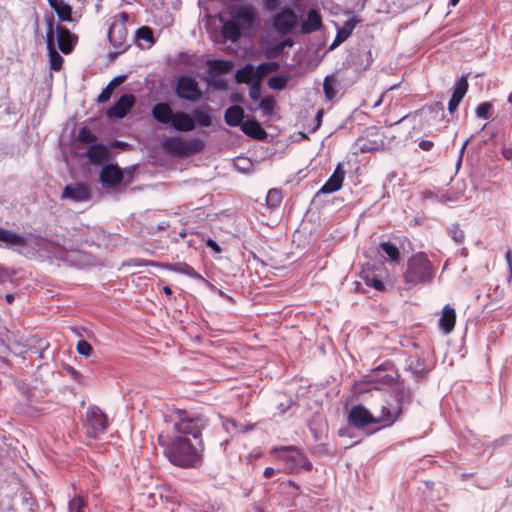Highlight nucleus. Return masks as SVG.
Masks as SVG:
<instances>
[{
  "label": "nucleus",
  "instance_id": "6",
  "mask_svg": "<svg viewBox=\"0 0 512 512\" xmlns=\"http://www.w3.org/2000/svg\"><path fill=\"white\" fill-rule=\"evenodd\" d=\"M433 278V266L425 253L419 252L408 260L404 281L409 286L429 282Z\"/></svg>",
  "mask_w": 512,
  "mask_h": 512
},
{
  "label": "nucleus",
  "instance_id": "34",
  "mask_svg": "<svg viewBox=\"0 0 512 512\" xmlns=\"http://www.w3.org/2000/svg\"><path fill=\"white\" fill-rule=\"evenodd\" d=\"M360 277L367 286L373 287L377 291L384 290L383 282L374 274V272L370 270H363L360 274Z\"/></svg>",
  "mask_w": 512,
  "mask_h": 512
},
{
  "label": "nucleus",
  "instance_id": "17",
  "mask_svg": "<svg viewBox=\"0 0 512 512\" xmlns=\"http://www.w3.org/2000/svg\"><path fill=\"white\" fill-rule=\"evenodd\" d=\"M135 104L133 94H123L111 107L107 110L109 118H124Z\"/></svg>",
  "mask_w": 512,
  "mask_h": 512
},
{
  "label": "nucleus",
  "instance_id": "29",
  "mask_svg": "<svg viewBox=\"0 0 512 512\" xmlns=\"http://www.w3.org/2000/svg\"><path fill=\"white\" fill-rule=\"evenodd\" d=\"M107 154L108 149L102 143H93L86 151L88 159L96 164L102 163L106 159Z\"/></svg>",
  "mask_w": 512,
  "mask_h": 512
},
{
  "label": "nucleus",
  "instance_id": "51",
  "mask_svg": "<svg viewBox=\"0 0 512 512\" xmlns=\"http://www.w3.org/2000/svg\"><path fill=\"white\" fill-rule=\"evenodd\" d=\"M242 28L237 23L235 18L231 16L230 19L223 22V29L221 32H241Z\"/></svg>",
  "mask_w": 512,
  "mask_h": 512
},
{
  "label": "nucleus",
  "instance_id": "38",
  "mask_svg": "<svg viewBox=\"0 0 512 512\" xmlns=\"http://www.w3.org/2000/svg\"><path fill=\"white\" fill-rule=\"evenodd\" d=\"M68 512H90V509L88 503L77 495L68 502Z\"/></svg>",
  "mask_w": 512,
  "mask_h": 512
},
{
  "label": "nucleus",
  "instance_id": "39",
  "mask_svg": "<svg viewBox=\"0 0 512 512\" xmlns=\"http://www.w3.org/2000/svg\"><path fill=\"white\" fill-rule=\"evenodd\" d=\"M289 82V76L287 75H276L272 76L268 80V86L273 90H283Z\"/></svg>",
  "mask_w": 512,
  "mask_h": 512
},
{
  "label": "nucleus",
  "instance_id": "8",
  "mask_svg": "<svg viewBox=\"0 0 512 512\" xmlns=\"http://www.w3.org/2000/svg\"><path fill=\"white\" fill-rule=\"evenodd\" d=\"M0 242L4 243V248L24 254L33 246L35 238L32 234H17L12 230L0 227Z\"/></svg>",
  "mask_w": 512,
  "mask_h": 512
},
{
  "label": "nucleus",
  "instance_id": "35",
  "mask_svg": "<svg viewBox=\"0 0 512 512\" xmlns=\"http://www.w3.org/2000/svg\"><path fill=\"white\" fill-rule=\"evenodd\" d=\"M170 270L187 275L192 279L203 280V277L190 265L186 263H176L170 266Z\"/></svg>",
  "mask_w": 512,
  "mask_h": 512
},
{
  "label": "nucleus",
  "instance_id": "33",
  "mask_svg": "<svg viewBox=\"0 0 512 512\" xmlns=\"http://www.w3.org/2000/svg\"><path fill=\"white\" fill-rule=\"evenodd\" d=\"M338 82L334 75H327L323 81L324 95L327 101H332L337 94Z\"/></svg>",
  "mask_w": 512,
  "mask_h": 512
},
{
  "label": "nucleus",
  "instance_id": "50",
  "mask_svg": "<svg viewBox=\"0 0 512 512\" xmlns=\"http://www.w3.org/2000/svg\"><path fill=\"white\" fill-rule=\"evenodd\" d=\"M208 84L218 88V89H225L226 88V81L221 77L219 74H208Z\"/></svg>",
  "mask_w": 512,
  "mask_h": 512
},
{
  "label": "nucleus",
  "instance_id": "13",
  "mask_svg": "<svg viewBox=\"0 0 512 512\" xmlns=\"http://www.w3.org/2000/svg\"><path fill=\"white\" fill-rule=\"evenodd\" d=\"M276 32H291L299 23V16L293 8L285 6L272 18Z\"/></svg>",
  "mask_w": 512,
  "mask_h": 512
},
{
  "label": "nucleus",
  "instance_id": "47",
  "mask_svg": "<svg viewBox=\"0 0 512 512\" xmlns=\"http://www.w3.org/2000/svg\"><path fill=\"white\" fill-rule=\"evenodd\" d=\"M78 140L82 143H95L97 137L87 127H82L78 133Z\"/></svg>",
  "mask_w": 512,
  "mask_h": 512
},
{
  "label": "nucleus",
  "instance_id": "56",
  "mask_svg": "<svg viewBox=\"0 0 512 512\" xmlns=\"http://www.w3.org/2000/svg\"><path fill=\"white\" fill-rule=\"evenodd\" d=\"M357 23H358V20L353 17V18L349 19L348 21H346L345 24L343 25V27L338 28L337 32H341V33L352 32V30L355 28Z\"/></svg>",
  "mask_w": 512,
  "mask_h": 512
},
{
  "label": "nucleus",
  "instance_id": "22",
  "mask_svg": "<svg viewBox=\"0 0 512 512\" xmlns=\"http://www.w3.org/2000/svg\"><path fill=\"white\" fill-rule=\"evenodd\" d=\"M81 241L91 245L105 244V232L99 227H83L79 230Z\"/></svg>",
  "mask_w": 512,
  "mask_h": 512
},
{
  "label": "nucleus",
  "instance_id": "42",
  "mask_svg": "<svg viewBox=\"0 0 512 512\" xmlns=\"http://www.w3.org/2000/svg\"><path fill=\"white\" fill-rule=\"evenodd\" d=\"M384 145V142L383 140H367V141H364L363 143L359 144V150L362 152V153H366V152H372V151H376V150H379L380 148H382Z\"/></svg>",
  "mask_w": 512,
  "mask_h": 512
},
{
  "label": "nucleus",
  "instance_id": "57",
  "mask_svg": "<svg viewBox=\"0 0 512 512\" xmlns=\"http://www.w3.org/2000/svg\"><path fill=\"white\" fill-rule=\"evenodd\" d=\"M126 80V75H118L116 77H114L109 83L108 85L114 89L115 87H117L118 85L122 84L124 81Z\"/></svg>",
  "mask_w": 512,
  "mask_h": 512
},
{
  "label": "nucleus",
  "instance_id": "26",
  "mask_svg": "<svg viewBox=\"0 0 512 512\" xmlns=\"http://www.w3.org/2000/svg\"><path fill=\"white\" fill-rule=\"evenodd\" d=\"M322 27V18L317 9L309 10L306 19L302 22L300 32H314Z\"/></svg>",
  "mask_w": 512,
  "mask_h": 512
},
{
  "label": "nucleus",
  "instance_id": "23",
  "mask_svg": "<svg viewBox=\"0 0 512 512\" xmlns=\"http://www.w3.org/2000/svg\"><path fill=\"white\" fill-rule=\"evenodd\" d=\"M345 177V171L341 168L340 165L336 167L333 174L329 177V179L324 183V185L320 188L318 193L321 194H329L336 192L341 189L343 181Z\"/></svg>",
  "mask_w": 512,
  "mask_h": 512
},
{
  "label": "nucleus",
  "instance_id": "60",
  "mask_svg": "<svg viewBox=\"0 0 512 512\" xmlns=\"http://www.w3.org/2000/svg\"><path fill=\"white\" fill-rule=\"evenodd\" d=\"M365 61H366V63L364 65L361 64L362 69L368 68L373 62V56H372V52L370 50H367L365 52Z\"/></svg>",
  "mask_w": 512,
  "mask_h": 512
},
{
  "label": "nucleus",
  "instance_id": "20",
  "mask_svg": "<svg viewBox=\"0 0 512 512\" xmlns=\"http://www.w3.org/2000/svg\"><path fill=\"white\" fill-rule=\"evenodd\" d=\"M468 86L467 75H462L459 79L456 80L453 86L452 96L448 102V111L450 113H453L457 110L459 104L468 91Z\"/></svg>",
  "mask_w": 512,
  "mask_h": 512
},
{
  "label": "nucleus",
  "instance_id": "7",
  "mask_svg": "<svg viewBox=\"0 0 512 512\" xmlns=\"http://www.w3.org/2000/svg\"><path fill=\"white\" fill-rule=\"evenodd\" d=\"M162 147L169 154L187 157L201 152L205 147V143L199 138L185 141L179 137H166L162 141Z\"/></svg>",
  "mask_w": 512,
  "mask_h": 512
},
{
  "label": "nucleus",
  "instance_id": "27",
  "mask_svg": "<svg viewBox=\"0 0 512 512\" xmlns=\"http://www.w3.org/2000/svg\"><path fill=\"white\" fill-rule=\"evenodd\" d=\"M244 118V110L238 105L230 106L226 109L224 114V120L230 127H237L242 125Z\"/></svg>",
  "mask_w": 512,
  "mask_h": 512
},
{
  "label": "nucleus",
  "instance_id": "62",
  "mask_svg": "<svg viewBox=\"0 0 512 512\" xmlns=\"http://www.w3.org/2000/svg\"><path fill=\"white\" fill-rule=\"evenodd\" d=\"M419 147L424 151H429L433 147V143L429 140H422Z\"/></svg>",
  "mask_w": 512,
  "mask_h": 512
},
{
  "label": "nucleus",
  "instance_id": "10",
  "mask_svg": "<svg viewBox=\"0 0 512 512\" xmlns=\"http://www.w3.org/2000/svg\"><path fill=\"white\" fill-rule=\"evenodd\" d=\"M175 93L180 99L196 102L202 97L198 82L194 77L181 75L177 79Z\"/></svg>",
  "mask_w": 512,
  "mask_h": 512
},
{
  "label": "nucleus",
  "instance_id": "4",
  "mask_svg": "<svg viewBox=\"0 0 512 512\" xmlns=\"http://www.w3.org/2000/svg\"><path fill=\"white\" fill-rule=\"evenodd\" d=\"M78 41L76 34H46L45 42L48 50L50 68L60 71L63 65V57L59 52L69 54L73 51Z\"/></svg>",
  "mask_w": 512,
  "mask_h": 512
},
{
  "label": "nucleus",
  "instance_id": "32",
  "mask_svg": "<svg viewBox=\"0 0 512 512\" xmlns=\"http://www.w3.org/2000/svg\"><path fill=\"white\" fill-rule=\"evenodd\" d=\"M208 66H209V72L208 74H219V75H222V74H226V73H229L234 65H233V62L231 61H228V60H209L208 61Z\"/></svg>",
  "mask_w": 512,
  "mask_h": 512
},
{
  "label": "nucleus",
  "instance_id": "12",
  "mask_svg": "<svg viewBox=\"0 0 512 512\" xmlns=\"http://www.w3.org/2000/svg\"><path fill=\"white\" fill-rule=\"evenodd\" d=\"M400 416V406L384 399L373 412L375 424L385 428L391 426Z\"/></svg>",
  "mask_w": 512,
  "mask_h": 512
},
{
  "label": "nucleus",
  "instance_id": "1",
  "mask_svg": "<svg viewBox=\"0 0 512 512\" xmlns=\"http://www.w3.org/2000/svg\"><path fill=\"white\" fill-rule=\"evenodd\" d=\"M212 109L205 106L195 109L192 115L184 111H173L169 104L165 102L156 103L152 107L153 118L164 125H170L178 132H190L196 128V124L201 127H209L212 125Z\"/></svg>",
  "mask_w": 512,
  "mask_h": 512
},
{
  "label": "nucleus",
  "instance_id": "45",
  "mask_svg": "<svg viewBox=\"0 0 512 512\" xmlns=\"http://www.w3.org/2000/svg\"><path fill=\"white\" fill-rule=\"evenodd\" d=\"M492 104L490 102L480 103L476 108V116L481 119L488 120L491 118Z\"/></svg>",
  "mask_w": 512,
  "mask_h": 512
},
{
  "label": "nucleus",
  "instance_id": "49",
  "mask_svg": "<svg viewBox=\"0 0 512 512\" xmlns=\"http://www.w3.org/2000/svg\"><path fill=\"white\" fill-rule=\"evenodd\" d=\"M234 167L241 172H248L252 168V162L246 157H238L234 161Z\"/></svg>",
  "mask_w": 512,
  "mask_h": 512
},
{
  "label": "nucleus",
  "instance_id": "30",
  "mask_svg": "<svg viewBox=\"0 0 512 512\" xmlns=\"http://www.w3.org/2000/svg\"><path fill=\"white\" fill-rule=\"evenodd\" d=\"M48 2L61 21L72 20L71 7L64 0H48Z\"/></svg>",
  "mask_w": 512,
  "mask_h": 512
},
{
  "label": "nucleus",
  "instance_id": "54",
  "mask_svg": "<svg viewBox=\"0 0 512 512\" xmlns=\"http://www.w3.org/2000/svg\"><path fill=\"white\" fill-rule=\"evenodd\" d=\"M219 35L220 34H211V36H212L211 39L213 41H216ZM222 35L224 36L226 41H230L231 43H237L240 41L241 36L243 34H222Z\"/></svg>",
  "mask_w": 512,
  "mask_h": 512
},
{
  "label": "nucleus",
  "instance_id": "2",
  "mask_svg": "<svg viewBox=\"0 0 512 512\" xmlns=\"http://www.w3.org/2000/svg\"><path fill=\"white\" fill-rule=\"evenodd\" d=\"M158 443L164 449V455L174 466L195 468L201 463L203 447L194 445L188 437L174 436L169 440L164 435H159Z\"/></svg>",
  "mask_w": 512,
  "mask_h": 512
},
{
  "label": "nucleus",
  "instance_id": "41",
  "mask_svg": "<svg viewBox=\"0 0 512 512\" xmlns=\"http://www.w3.org/2000/svg\"><path fill=\"white\" fill-rule=\"evenodd\" d=\"M380 248L391 261L399 260V250L396 245L391 242H382L380 243Z\"/></svg>",
  "mask_w": 512,
  "mask_h": 512
},
{
  "label": "nucleus",
  "instance_id": "37",
  "mask_svg": "<svg viewBox=\"0 0 512 512\" xmlns=\"http://www.w3.org/2000/svg\"><path fill=\"white\" fill-rule=\"evenodd\" d=\"M157 40L155 34H133L132 41L140 49H149Z\"/></svg>",
  "mask_w": 512,
  "mask_h": 512
},
{
  "label": "nucleus",
  "instance_id": "48",
  "mask_svg": "<svg viewBox=\"0 0 512 512\" xmlns=\"http://www.w3.org/2000/svg\"><path fill=\"white\" fill-rule=\"evenodd\" d=\"M275 100L272 98H264L259 102V109L263 112L264 115H271L274 111Z\"/></svg>",
  "mask_w": 512,
  "mask_h": 512
},
{
  "label": "nucleus",
  "instance_id": "15",
  "mask_svg": "<svg viewBox=\"0 0 512 512\" xmlns=\"http://www.w3.org/2000/svg\"><path fill=\"white\" fill-rule=\"evenodd\" d=\"M348 423L357 429L364 428L369 424H375L373 412L363 405L353 406L348 414Z\"/></svg>",
  "mask_w": 512,
  "mask_h": 512
},
{
  "label": "nucleus",
  "instance_id": "36",
  "mask_svg": "<svg viewBox=\"0 0 512 512\" xmlns=\"http://www.w3.org/2000/svg\"><path fill=\"white\" fill-rule=\"evenodd\" d=\"M110 43L117 49V53H122L130 46L127 41V34H107Z\"/></svg>",
  "mask_w": 512,
  "mask_h": 512
},
{
  "label": "nucleus",
  "instance_id": "40",
  "mask_svg": "<svg viewBox=\"0 0 512 512\" xmlns=\"http://www.w3.org/2000/svg\"><path fill=\"white\" fill-rule=\"evenodd\" d=\"M447 233L451 239L458 244L462 243L465 239L464 231L460 229L459 225L456 223L448 226Z\"/></svg>",
  "mask_w": 512,
  "mask_h": 512
},
{
  "label": "nucleus",
  "instance_id": "59",
  "mask_svg": "<svg viewBox=\"0 0 512 512\" xmlns=\"http://www.w3.org/2000/svg\"><path fill=\"white\" fill-rule=\"evenodd\" d=\"M236 427H237L236 422L233 419H226L225 421H223V428L227 432H232V430L236 429Z\"/></svg>",
  "mask_w": 512,
  "mask_h": 512
},
{
  "label": "nucleus",
  "instance_id": "28",
  "mask_svg": "<svg viewBox=\"0 0 512 512\" xmlns=\"http://www.w3.org/2000/svg\"><path fill=\"white\" fill-rule=\"evenodd\" d=\"M241 130L248 136L255 139L262 140L266 137V132L259 122L253 119L244 121L241 125Z\"/></svg>",
  "mask_w": 512,
  "mask_h": 512
},
{
  "label": "nucleus",
  "instance_id": "18",
  "mask_svg": "<svg viewBox=\"0 0 512 512\" xmlns=\"http://www.w3.org/2000/svg\"><path fill=\"white\" fill-rule=\"evenodd\" d=\"M468 86L467 75H462L459 79L456 80L453 86L452 96L448 102V111L450 113H453L457 110L459 104L468 91Z\"/></svg>",
  "mask_w": 512,
  "mask_h": 512
},
{
  "label": "nucleus",
  "instance_id": "44",
  "mask_svg": "<svg viewBox=\"0 0 512 512\" xmlns=\"http://www.w3.org/2000/svg\"><path fill=\"white\" fill-rule=\"evenodd\" d=\"M282 201V194L277 189H270L267 193L266 202L271 208H275L280 205Z\"/></svg>",
  "mask_w": 512,
  "mask_h": 512
},
{
  "label": "nucleus",
  "instance_id": "16",
  "mask_svg": "<svg viewBox=\"0 0 512 512\" xmlns=\"http://www.w3.org/2000/svg\"><path fill=\"white\" fill-rule=\"evenodd\" d=\"M91 197L90 187L83 182L71 183L65 186L62 199H69L74 202H83Z\"/></svg>",
  "mask_w": 512,
  "mask_h": 512
},
{
  "label": "nucleus",
  "instance_id": "24",
  "mask_svg": "<svg viewBox=\"0 0 512 512\" xmlns=\"http://www.w3.org/2000/svg\"><path fill=\"white\" fill-rule=\"evenodd\" d=\"M134 22V15L127 12H120L110 18L108 32H125Z\"/></svg>",
  "mask_w": 512,
  "mask_h": 512
},
{
  "label": "nucleus",
  "instance_id": "21",
  "mask_svg": "<svg viewBox=\"0 0 512 512\" xmlns=\"http://www.w3.org/2000/svg\"><path fill=\"white\" fill-rule=\"evenodd\" d=\"M122 178V172L117 165L107 164L100 170V181L105 187H114L118 185Z\"/></svg>",
  "mask_w": 512,
  "mask_h": 512
},
{
  "label": "nucleus",
  "instance_id": "31",
  "mask_svg": "<svg viewBox=\"0 0 512 512\" xmlns=\"http://www.w3.org/2000/svg\"><path fill=\"white\" fill-rule=\"evenodd\" d=\"M411 392L408 388H406L404 385H398L393 395L391 396V399H388L392 404H397L400 406V413L402 412L403 405L405 403H408L410 401Z\"/></svg>",
  "mask_w": 512,
  "mask_h": 512
},
{
  "label": "nucleus",
  "instance_id": "61",
  "mask_svg": "<svg viewBox=\"0 0 512 512\" xmlns=\"http://www.w3.org/2000/svg\"><path fill=\"white\" fill-rule=\"evenodd\" d=\"M67 371L74 380L80 382L81 373L79 371H77L75 368L70 367V366L67 368Z\"/></svg>",
  "mask_w": 512,
  "mask_h": 512
},
{
  "label": "nucleus",
  "instance_id": "46",
  "mask_svg": "<svg viewBox=\"0 0 512 512\" xmlns=\"http://www.w3.org/2000/svg\"><path fill=\"white\" fill-rule=\"evenodd\" d=\"M292 41L290 40H283L280 43L276 44L274 47L270 48L267 51L268 57H277L280 54H282L286 47H291Z\"/></svg>",
  "mask_w": 512,
  "mask_h": 512
},
{
  "label": "nucleus",
  "instance_id": "53",
  "mask_svg": "<svg viewBox=\"0 0 512 512\" xmlns=\"http://www.w3.org/2000/svg\"><path fill=\"white\" fill-rule=\"evenodd\" d=\"M112 92H113V89L107 85L102 91L101 93L98 95L97 97V102L98 103H105L107 102L111 95H112Z\"/></svg>",
  "mask_w": 512,
  "mask_h": 512
},
{
  "label": "nucleus",
  "instance_id": "9",
  "mask_svg": "<svg viewBox=\"0 0 512 512\" xmlns=\"http://www.w3.org/2000/svg\"><path fill=\"white\" fill-rule=\"evenodd\" d=\"M278 69L279 64L277 62H264L258 66L246 64L244 67L237 70L235 80L237 83L249 82L251 79H256L262 82L266 75L275 72Z\"/></svg>",
  "mask_w": 512,
  "mask_h": 512
},
{
  "label": "nucleus",
  "instance_id": "55",
  "mask_svg": "<svg viewBox=\"0 0 512 512\" xmlns=\"http://www.w3.org/2000/svg\"><path fill=\"white\" fill-rule=\"evenodd\" d=\"M350 35L351 34H336L334 41L328 47V51L334 50L337 46L345 42Z\"/></svg>",
  "mask_w": 512,
  "mask_h": 512
},
{
  "label": "nucleus",
  "instance_id": "52",
  "mask_svg": "<svg viewBox=\"0 0 512 512\" xmlns=\"http://www.w3.org/2000/svg\"><path fill=\"white\" fill-rule=\"evenodd\" d=\"M76 350L80 355L88 357L92 353V346L88 341L82 339L78 341Z\"/></svg>",
  "mask_w": 512,
  "mask_h": 512
},
{
  "label": "nucleus",
  "instance_id": "5",
  "mask_svg": "<svg viewBox=\"0 0 512 512\" xmlns=\"http://www.w3.org/2000/svg\"><path fill=\"white\" fill-rule=\"evenodd\" d=\"M270 454L276 460L284 463V471L288 474H296L301 470H312V463L296 446H275L271 449Z\"/></svg>",
  "mask_w": 512,
  "mask_h": 512
},
{
  "label": "nucleus",
  "instance_id": "14",
  "mask_svg": "<svg viewBox=\"0 0 512 512\" xmlns=\"http://www.w3.org/2000/svg\"><path fill=\"white\" fill-rule=\"evenodd\" d=\"M231 16L235 18L242 29H251L258 22L257 11L252 4L235 5L231 10Z\"/></svg>",
  "mask_w": 512,
  "mask_h": 512
},
{
  "label": "nucleus",
  "instance_id": "11",
  "mask_svg": "<svg viewBox=\"0 0 512 512\" xmlns=\"http://www.w3.org/2000/svg\"><path fill=\"white\" fill-rule=\"evenodd\" d=\"M87 433L97 438L108 427L106 414L97 406H90L86 411Z\"/></svg>",
  "mask_w": 512,
  "mask_h": 512
},
{
  "label": "nucleus",
  "instance_id": "43",
  "mask_svg": "<svg viewBox=\"0 0 512 512\" xmlns=\"http://www.w3.org/2000/svg\"><path fill=\"white\" fill-rule=\"evenodd\" d=\"M249 85V96L252 100L257 101L261 97V81L251 79L249 82H244Z\"/></svg>",
  "mask_w": 512,
  "mask_h": 512
},
{
  "label": "nucleus",
  "instance_id": "64",
  "mask_svg": "<svg viewBox=\"0 0 512 512\" xmlns=\"http://www.w3.org/2000/svg\"><path fill=\"white\" fill-rule=\"evenodd\" d=\"M264 477L265 478H271L273 477L275 474H276V469L272 468V467H267L265 470H264Z\"/></svg>",
  "mask_w": 512,
  "mask_h": 512
},
{
  "label": "nucleus",
  "instance_id": "25",
  "mask_svg": "<svg viewBox=\"0 0 512 512\" xmlns=\"http://www.w3.org/2000/svg\"><path fill=\"white\" fill-rule=\"evenodd\" d=\"M456 312L455 309L449 304L445 305L442 309V314L439 319V328L444 334H450L455 326Z\"/></svg>",
  "mask_w": 512,
  "mask_h": 512
},
{
  "label": "nucleus",
  "instance_id": "63",
  "mask_svg": "<svg viewBox=\"0 0 512 512\" xmlns=\"http://www.w3.org/2000/svg\"><path fill=\"white\" fill-rule=\"evenodd\" d=\"M468 143H469V139H467V140L463 143V145H462V147H461V149H460V151H459V157H458V161H457V167H458V166H460V164H461V162H462V158H463V155H464V152H465V149H466V147H467Z\"/></svg>",
  "mask_w": 512,
  "mask_h": 512
},
{
  "label": "nucleus",
  "instance_id": "3",
  "mask_svg": "<svg viewBox=\"0 0 512 512\" xmlns=\"http://www.w3.org/2000/svg\"><path fill=\"white\" fill-rule=\"evenodd\" d=\"M175 436H191L202 448V431L207 426V420L200 415H192L185 410H177L171 417Z\"/></svg>",
  "mask_w": 512,
  "mask_h": 512
},
{
  "label": "nucleus",
  "instance_id": "58",
  "mask_svg": "<svg viewBox=\"0 0 512 512\" xmlns=\"http://www.w3.org/2000/svg\"><path fill=\"white\" fill-rule=\"evenodd\" d=\"M279 0H264V7L268 11H274L278 7Z\"/></svg>",
  "mask_w": 512,
  "mask_h": 512
},
{
  "label": "nucleus",
  "instance_id": "19",
  "mask_svg": "<svg viewBox=\"0 0 512 512\" xmlns=\"http://www.w3.org/2000/svg\"><path fill=\"white\" fill-rule=\"evenodd\" d=\"M468 86L467 75H462L459 79L456 80L453 86L452 96L448 102V111L450 113H453L457 110L459 104L468 91Z\"/></svg>",
  "mask_w": 512,
  "mask_h": 512
}]
</instances>
